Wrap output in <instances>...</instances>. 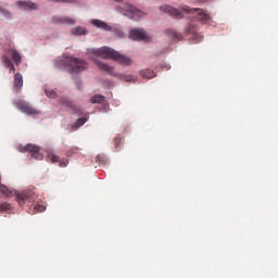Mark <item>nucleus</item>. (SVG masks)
<instances>
[{
    "label": "nucleus",
    "mask_w": 278,
    "mask_h": 278,
    "mask_svg": "<svg viewBox=\"0 0 278 278\" xmlns=\"http://www.w3.org/2000/svg\"><path fill=\"white\" fill-rule=\"evenodd\" d=\"M160 10L161 12H165V14L173 16V18H184L182 12H185V14H194L202 23H207V21L211 18L207 12L203 11L202 9H190V7H182L181 11H179L176 8L165 4L160 7Z\"/></svg>",
    "instance_id": "f257e3e1"
},
{
    "label": "nucleus",
    "mask_w": 278,
    "mask_h": 278,
    "mask_svg": "<svg viewBox=\"0 0 278 278\" xmlns=\"http://www.w3.org/2000/svg\"><path fill=\"white\" fill-rule=\"evenodd\" d=\"M92 53H94V55H97L98 58H102V60H114L115 62H118L124 66H129L131 64V59H129V56H125L118 51L109 47L96 49L92 51Z\"/></svg>",
    "instance_id": "f03ea898"
},
{
    "label": "nucleus",
    "mask_w": 278,
    "mask_h": 278,
    "mask_svg": "<svg viewBox=\"0 0 278 278\" xmlns=\"http://www.w3.org/2000/svg\"><path fill=\"white\" fill-rule=\"evenodd\" d=\"M61 64L71 75H79V73H84V71L88 70V62H86V60L71 55L65 56L64 60L61 61Z\"/></svg>",
    "instance_id": "7ed1b4c3"
},
{
    "label": "nucleus",
    "mask_w": 278,
    "mask_h": 278,
    "mask_svg": "<svg viewBox=\"0 0 278 278\" xmlns=\"http://www.w3.org/2000/svg\"><path fill=\"white\" fill-rule=\"evenodd\" d=\"M97 66L100 68V71H104V73H108L109 75H113L114 77H118L119 79H123V81H134V76L131 75H125V74H115L114 68L110 66L106 63H103V61H96Z\"/></svg>",
    "instance_id": "20e7f679"
},
{
    "label": "nucleus",
    "mask_w": 278,
    "mask_h": 278,
    "mask_svg": "<svg viewBox=\"0 0 278 278\" xmlns=\"http://www.w3.org/2000/svg\"><path fill=\"white\" fill-rule=\"evenodd\" d=\"M13 105L27 116H38V114H40V111L36 110V108L31 106V104L25 100L15 101Z\"/></svg>",
    "instance_id": "39448f33"
},
{
    "label": "nucleus",
    "mask_w": 278,
    "mask_h": 278,
    "mask_svg": "<svg viewBox=\"0 0 278 278\" xmlns=\"http://www.w3.org/2000/svg\"><path fill=\"white\" fill-rule=\"evenodd\" d=\"M124 16L130 21H140L144 16V12L131 4H124Z\"/></svg>",
    "instance_id": "423d86ee"
},
{
    "label": "nucleus",
    "mask_w": 278,
    "mask_h": 278,
    "mask_svg": "<svg viewBox=\"0 0 278 278\" xmlns=\"http://www.w3.org/2000/svg\"><path fill=\"white\" fill-rule=\"evenodd\" d=\"M20 153H29L34 160H43L45 155L40 153V147L28 143L24 147H18Z\"/></svg>",
    "instance_id": "0eeeda50"
},
{
    "label": "nucleus",
    "mask_w": 278,
    "mask_h": 278,
    "mask_svg": "<svg viewBox=\"0 0 278 278\" xmlns=\"http://www.w3.org/2000/svg\"><path fill=\"white\" fill-rule=\"evenodd\" d=\"M61 105L68 108L72 114H75L76 116H84V109H81V106L75 105L72 101H70L66 98L61 99Z\"/></svg>",
    "instance_id": "6e6552de"
},
{
    "label": "nucleus",
    "mask_w": 278,
    "mask_h": 278,
    "mask_svg": "<svg viewBox=\"0 0 278 278\" xmlns=\"http://www.w3.org/2000/svg\"><path fill=\"white\" fill-rule=\"evenodd\" d=\"M52 23L54 25H75V20L68 16H53Z\"/></svg>",
    "instance_id": "1a4fd4ad"
},
{
    "label": "nucleus",
    "mask_w": 278,
    "mask_h": 278,
    "mask_svg": "<svg viewBox=\"0 0 278 278\" xmlns=\"http://www.w3.org/2000/svg\"><path fill=\"white\" fill-rule=\"evenodd\" d=\"M5 53H8L11 60H13L15 66H21V63L23 62V56L21 55V53H18V51H16V49H10L5 51Z\"/></svg>",
    "instance_id": "9d476101"
},
{
    "label": "nucleus",
    "mask_w": 278,
    "mask_h": 278,
    "mask_svg": "<svg viewBox=\"0 0 278 278\" xmlns=\"http://www.w3.org/2000/svg\"><path fill=\"white\" fill-rule=\"evenodd\" d=\"M131 40H147V33L144 29H132L129 31Z\"/></svg>",
    "instance_id": "9b49d317"
},
{
    "label": "nucleus",
    "mask_w": 278,
    "mask_h": 278,
    "mask_svg": "<svg viewBox=\"0 0 278 278\" xmlns=\"http://www.w3.org/2000/svg\"><path fill=\"white\" fill-rule=\"evenodd\" d=\"M48 160L52 163L55 164V162H59L60 166L62 168H65V166H68V160L67 159H61L60 156L53 154L52 152L48 153Z\"/></svg>",
    "instance_id": "f8f14e48"
},
{
    "label": "nucleus",
    "mask_w": 278,
    "mask_h": 278,
    "mask_svg": "<svg viewBox=\"0 0 278 278\" xmlns=\"http://www.w3.org/2000/svg\"><path fill=\"white\" fill-rule=\"evenodd\" d=\"M1 62L4 64L5 68H9L10 73H14V71H16V67L14 66V63L10 59V55L3 54L1 56Z\"/></svg>",
    "instance_id": "ddd939ff"
},
{
    "label": "nucleus",
    "mask_w": 278,
    "mask_h": 278,
    "mask_svg": "<svg viewBox=\"0 0 278 278\" xmlns=\"http://www.w3.org/2000/svg\"><path fill=\"white\" fill-rule=\"evenodd\" d=\"M17 5H20L22 10H38V4L31 1H17Z\"/></svg>",
    "instance_id": "4468645a"
},
{
    "label": "nucleus",
    "mask_w": 278,
    "mask_h": 278,
    "mask_svg": "<svg viewBox=\"0 0 278 278\" xmlns=\"http://www.w3.org/2000/svg\"><path fill=\"white\" fill-rule=\"evenodd\" d=\"M13 86L16 90V92H21V89L23 88V75L17 73L14 76Z\"/></svg>",
    "instance_id": "2eb2a0df"
},
{
    "label": "nucleus",
    "mask_w": 278,
    "mask_h": 278,
    "mask_svg": "<svg viewBox=\"0 0 278 278\" xmlns=\"http://www.w3.org/2000/svg\"><path fill=\"white\" fill-rule=\"evenodd\" d=\"M91 23L94 25V27H98L99 29H104V31L112 30V27L101 20H93Z\"/></svg>",
    "instance_id": "dca6fc26"
},
{
    "label": "nucleus",
    "mask_w": 278,
    "mask_h": 278,
    "mask_svg": "<svg viewBox=\"0 0 278 278\" xmlns=\"http://www.w3.org/2000/svg\"><path fill=\"white\" fill-rule=\"evenodd\" d=\"M140 76L143 77V79H153V77H157V73L155 71L148 68V70H142L140 72Z\"/></svg>",
    "instance_id": "f3484780"
},
{
    "label": "nucleus",
    "mask_w": 278,
    "mask_h": 278,
    "mask_svg": "<svg viewBox=\"0 0 278 278\" xmlns=\"http://www.w3.org/2000/svg\"><path fill=\"white\" fill-rule=\"evenodd\" d=\"M72 34L74 36H86V34H88V31L86 28L78 26V27L72 29Z\"/></svg>",
    "instance_id": "a211bd4d"
},
{
    "label": "nucleus",
    "mask_w": 278,
    "mask_h": 278,
    "mask_svg": "<svg viewBox=\"0 0 278 278\" xmlns=\"http://www.w3.org/2000/svg\"><path fill=\"white\" fill-rule=\"evenodd\" d=\"M90 103H105V97L101 94H94L90 100Z\"/></svg>",
    "instance_id": "6ab92c4d"
},
{
    "label": "nucleus",
    "mask_w": 278,
    "mask_h": 278,
    "mask_svg": "<svg viewBox=\"0 0 278 278\" xmlns=\"http://www.w3.org/2000/svg\"><path fill=\"white\" fill-rule=\"evenodd\" d=\"M86 123H88V117H79L73 125V128L77 130L79 127H83V125H86Z\"/></svg>",
    "instance_id": "aec40b11"
},
{
    "label": "nucleus",
    "mask_w": 278,
    "mask_h": 278,
    "mask_svg": "<svg viewBox=\"0 0 278 278\" xmlns=\"http://www.w3.org/2000/svg\"><path fill=\"white\" fill-rule=\"evenodd\" d=\"M166 34H168V36H170L174 40H181V35L177 34V31L173 29L166 30Z\"/></svg>",
    "instance_id": "412c9836"
},
{
    "label": "nucleus",
    "mask_w": 278,
    "mask_h": 278,
    "mask_svg": "<svg viewBox=\"0 0 278 278\" xmlns=\"http://www.w3.org/2000/svg\"><path fill=\"white\" fill-rule=\"evenodd\" d=\"M12 211V204L4 202L0 204V212H10Z\"/></svg>",
    "instance_id": "4be33fe9"
},
{
    "label": "nucleus",
    "mask_w": 278,
    "mask_h": 278,
    "mask_svg": "<svg viewBox=\"0 0 278 278\" xmlns=\"http://www.w3.org/2000/svg\"><path fill=\"white\" fill-rule=\"evenodd\" d=\"M31 207H34L36 212H45L47 210L45 205H40V204H31Z\"/></svg>",
    "instance_id": "5701e85b"
},
{
    "label": "nucleus",
    "mask_w": 278,
    "mask_h": 278,
    "mask_svg": "<svg viewBox=\"0 0 278 278\" xmlns=\"http://www.w3.org/2000/svg\"><path fill=\"white\" fill-rule=\"evenodd\" d=\"M46 94L49 97V99H55L58 97V93L53 90L46 89Z\"/></svg>",
    "instance_id": "b1692460"
},
{
    "label": "nucleus",
    "mask_w": 278,
    "mask_h": 278,
    "mask_svg": "<svg viewBox=\"0 0 278 278\" xmlns=\"http://www.w3.org/2000/svg\"><path fill=\"white\" fill-rule=\"evenodd\" d=\"M122 140H123V139H122L121 137H116V138L114 139V144H115L116 149H118V144H121Z\"/></svg>",
    "instance_id": "393cba45"
},
{
    "label": "nucleus",
    "mask_w": 278,
    "mask_h": 278,
    "mask_svg": "<svg viewBox=\"0 0 278 278\" xmlns=\"http://www.w3.org/2000/svg\"><path fill=\"white\" fill-rule=\"evenodd\" d=\"M50 1H53L54 3H66V2H68V1H71V0H50Z\"/></svg>",
    "instance_id": "a878e982"
},
{
    "label": "nucleus",
    "mask_w": 278,
    "mask_h": 278,
    "mask_svg": "<svg viewBox=\"0 0 278 278\" xmlns=\"http://www.w3.org/2000/svg\"><path fill=\"white\" fill-rule=\"evenodd\" d=\"M4 16H10V12L9 11H4Z\"/></svg>",
    "instance_id": "bb28decb"
},
{
    "label": "nucleus",
    "mask_w": 278,
    "mask_h": 278,
    "mask_svg": "<svg viewBox=\"0 0 278 278\" xmlns=\"http://www.w3.org/2000/svg\"><path fill=\"white\" fill-rule=\"evenodd\" d=\"M77 89H78V90H80V89H81V87H79V85H78V86H77Z\"/></svg>",
    "instance_id": "cd10ccee"
}]
</instances>
